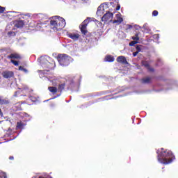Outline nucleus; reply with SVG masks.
Wrapping results in <instances>:
<instances>
[{
  "label": "nucleus",
  "instance_id": "4468645a",
  "mask_svg": "<svg viewBox=\"0 0 178 178\" xmlns=\"http://www.w3.org/2000/svg\"><path fill=\"white\" fill-rule=\"evenodd\" d=\"M152 79L149 76H147L145 78H143L141 79L142 84H150Z\"/></svg>",
  "mask_w": 178,
  "mask_h": 178
},
{
  "label": "nucleus",
  "instance_id": "c85d7f7f",
  "mask_svg": "<svg viewBox=\"0 0 178 178\" xmlns=\"http://www.w3.org/2000/svg\"><path fill=\"white\" fill-rule=\"evenodd\" d=\"M138 53H139L138 51L134 52L133 56H134V57L137 56V55H138Z\"/></svg>",
  "mask_w": 178,
  "mask_h": 178
},
{
  "label": "nucleus",
  "instance_id": "473e14b6",
  "mask_svg": "<svg viewBox=\"0 0 178 178\" xmlns=\"http://www.w3.org/2000/svg\"><path fill=\"white\" fill-rule=\"evenodd\" d=\"M9 159H10V161H13V159H15V158L13 157V156H10L9 157Z\"/></svg>",
  "mask_w": 178,
  "mask_h": 178
},
{
  "label": "nucleus",
  "instance_id": "a878e982",
  "mask_svg": "<svg viewBox=\"0 0 178 178\" xmlns=\"http://www.w3.org/2000/svg\"><path fill=\"white\" fill-rule=\"evenodd\" d=\"M30 99H31V101H32V102H36V101H37V98H35V97H34L33 96H31L30 97Z\"/></svg>",
  "mask_w": 178,
  "mask_h": 178
},
{
  "label": "nucleus",
  "instance_id": "72a5a7b5",
  "mask_svg": "<svg viewBox=\"0 0 178 178\" xmlns=\"http://www.w3.org/2000/svg\"><path fill=\"white\" fill-rule=\"evenodd\" d=\"M128 28H129V29H133V26H131V25H128Z\"/></svg>",
  "mask_w": 178,
  "mask_h": 178
},
{
  "label": "nucleus",
  "instance_id": "dca6fc26",
  "mask_svg": "<svg viewBox=\"0 0 178 178\" xmlns=\"http://www.w3.org/2000/svg\"><path fill=\"white\" fill-rule=\"evenodd\" d=\"M49 91L53 94V95H55L56 92H59V90H58V88L55 86H49L48 88Z\"/></svg>",
  "mask_w": 178,
  "mask_h": 178
},
{
  "label": "nucleus",
  "instance_id": "bb28decb",
  "mask_svg": "<svg viewBox=\"0 0 178 178\" xmlns=\"http://www.w3.org/2000/svg\"><path fill=\"white\" fill-rule=\"evenodd\" d=\"M158 14H159V13H158V10H154L153 12H152V16H157L158 15Z\"/></svg>",
  "mask_w": 178,
  "mask_h": 178
},
{
  "label": "nucleus",
  "instance_id": "7c9ffc66",
  "mask_svg": "<svg viewBox=\"0 0 178 178\" xmlns=\"http://www.w3.org/2000/svg\"><path fill=\"white\" fill-rule=\"evenodd\" d=\"M0 116L1 118H3V113L2 112V110L0 108Z\"/></svg>",
  "mask_w": 178,
  "mask_h": 178
},
{
  "label": "nucleus",
  "instance_id": "9b49d317",
  "mask_svg": "<svg viewBox=\"0 0 178 178\" xmlns=\"http://www.w3.org/2000/svg\"><path fill=\"white\" fill-rule=\"evenodd\" d=\"M8 59H22V56H20V54H17V53H13L11 54L10 55L7 56Z\"/></svg>",
  "mask_w": 178,
  "mask_h": 178
},
{
  "label": "nucleus",
  "instance_id": "2eb2a0df",
  "mask_svg": "<svg viewBox=\"0 0 178 178\" xmlns=\"http://www.w3.org/2000/svg\"><path fill=\"white\" fill-rule=\"evenodd\" d=\"M24 21L23 20L17 21L15 24V26L17 27V29H22V27H24Z\"/></svg>",
  "mask_w": 178,
  "mask_h": 178
},
{
  "label": "nucleus",
  "instance_id": "f257e3e1",
  "mask_svg": "<svg viewBox=\"0 0 178 178\" xmlns=\"http://www.w3.org/2000/svg\"><path fill=\"white\" fill-rule=\"evenodd\" d=\"M161 151H157L156 154H158L157 159L160 163H163V165H169V163H172V161L176 159L175 155L170 150L165 149L164 148L161 149Z\"/></svg>",
  "mask_w": 178,
  "mask_h": 178
},
{
  "label": "nucleus",
  "instance_id": "cd10ccee",
  "mask_svg": "<svg viewBox=\"0 0 178 178\" xmlns=\"http://www.w3.org/2000/svg\"><path fill=\"white\" fill-rule=\"evenodd\" d=\"M0 178H8V177L6 176V174H1L0 175Z\"/></svg>",
  "mask_w": 178,
  "mask_h": 178
},
{
  "label": "nucleus",
  "instance_id": "7ed1b4c3",
  "mask_svg": "<svg viewBox=\"0 0 178 178\" xmlns=\"http://www.w3.org/2000/svg\"><path fill=\"white\" fill-rule=\"evenodd\" d=\"M57 60L61 66H69L72 62V57L67 54H58L57 56Z\"/></svg>",
  "mask_w": 178,
  "mask_h": 178
},
{
  "label": "nucleus",
  "instance_id": "f3484780",
  "mask_svg": "<svg viewBox=\"0 0 178 178\" xmlns=\"http://www.w3.org/2000/svg\"><path fill=\"white\" fill-rule=\"evenodd\" d=\"M24 127V123L23 122H17V126H16V130H22Z\"/></svg>",
  "mask_w": 178,
  "mask_h": 178
},
{
  "label": "nucleus",
  "instance_id": "39448f33",
  "mask_svg": "<svg viewBox=\"0 0 178 178\" xmlns=\"http://www.w3.org/2000/svg\"><path fill=\"white\" fill-rule=\"evenodd\" d=\"M112 19H113V13L108 11L102 17V22H112Z\"/></svg>",
  "mask_w": 178,
  "mask_h": 178
},
{
  "label": "nucleus",
  "instance_id": "1a4fd4ad",
  "mask_svg": "<svg viewBox=\"0 0 178 178\" xmlns=\"http://www.w3.org/2000/svg\"><path fill=\"white\" fill-rule=\"evenodd\" d=\"M117 62L118 63H122V65H129V62L126 59V57L123 56H120L117 58Z\"/></svg>",
  "mask_w": 178,
  "mask_h": 178
},
{
  "label": "nucleus",
  "instance_id": "0eeeda50",
  "mask_svg": "<svg viewBox=\"0 0 178 178\" xmlns=\"http://www.w3.org/2000/svg\"><path fill=\"white\" fill-rule=\"evenodd\" d=\"M140 29H141L140 26H135L136 31L134 33V36L132 37V40H134V41H140V34H141L140 31H138Z\"/></svg>",
  "mask_w": 178,
  "mask_h": 178
},
{
  "label": "nucleus",
  "instance_id": "6e6552de",
  "mask_svg": "<svg viewBox=\"0 0 178 178\" xmlns=\"http://www.w3.org/2000/svg\"><path fill=\"white\" fill-rule=\"evenodd\" d=\"M116 19L113 21V24H120L123 22V18L122 17V14L118 13L115 15Z\"/></svg>",
  "mask_w": 178,
  "mask_h": 178
},
{
  "label": "nucleus",
  "instance_id": "c756f323",
  "mask_svg": "<svg viewBox=\"0 0 178 178\" xmlns=\"http://www.w3.org/2000/svg\"><path fill=\"white\" fill-rule=\"evenodd\" d=\"M116 10H120V4H118L116 7Z\"/></svg>",
  "mask_w": 178,
  "mask_h": 178
},
{
  "label": "nucleus",
  "instance_id": "4be33fe9",
  "mask_svg": "<svg viewBox=\"0 0 178 178\" xmlns=\"http://www.w3.org/2000/svg\"><path fill=\"white\" fill-rule=\"evenodd\" d=\"M11 63H13L15 66H19V61H16L15 60H10Z\"/></svg>",
  "mask_w": 178,
  "mask_h": 178
},
{
  "label": "nucleus",
  "instance_id": "aec40b11",
  "mask_svg": "<svg viewBox=\"0 0 178 178\" xmlns=\"http://www.w3.org/2000/svg\"><path fill=\"white\" fill-rule=\"evenodd\" d=\"M9 101L0 97V105H8Z\"/></svg>",
  "mask_w": 178,
  "mask_h": 178
},
{
  "label": "nucleus",
  "instance_id": "ddd939ff",
  "mask_svg": "<svg viewBox=\"0 0 178 178\" xmlns=\"http://www.w3.org/2000/svg\"><path fill=\"white\" fill-rule=\"evenodd\" d=\"M67 35L70 38H71L72 40H74V41L79 40V38H80V35L79 33H67Z\"/></svg>",
  "mask_w": 178,
  "mask_h": 178
},
{
  "label": "nucleus",
  "instance_id": "6ab92c4d",
  "mask_svg": "<svg viewBox=\"0 0 178 178\" xmlns=\"http://www.w3.org/2000/svg\"><path fill=\"white\" fill-rule=\"evenodd\" d=\"M106 62H114L115 61V57L111 55H108L105 58Z\"/></svg>",
  "mask_w": 178,
  "mask_h": 178
},
{
  "label": "nucleus",
  "instance_id": "2f4dec72",
  "mask_svg": "<svg viewBox=\"0 0 178 178\" xmlns=\"http://www.w3.org/2000/svg\"><path fill=\"white\" fill-rule=\"evenodd\" d=\"M19 70L23 71V70H24V67H23V66H19Z\"/></svg>",
  "mask_w": 178,
  "mask_h": 178
},
{
  "label": "nucleus",
  "instance_id": "412c9836",
  "mask_svg": "<svg viewBox=\"0 0 178 178\" xmlns=\"http://www.w3.org/2000/svg\"><path fill=\"white\" fill-rule=\"evenodd\" d=\"M136 44H138V40H133L129 42V47H134Z\"/></svg>",
  "mask_w": 178,
  "mask_h": 178
},
{
  "label": "nucleus",
  "instance_id": "9d476101",
  "mask_svg": "<svg viewBox=\"0 0 178 178\" xmlns=\"http://www.w3.org/2000/svg\"><path fill=\"white\" fill-rule=\"evenodd\" d=\"M142 66H144L145 67H146V69H147L149 72H155V70L151 67V66L149 65V63H148V61L143 60Z\"/></svg>",
  "mask_w": 178,
  "mask_h": 178
},
{
  "label": "nucleus",
  "instance_id": "423d86ee",
  "mask_svg": "<svg viewBox=\"0 0 178 178\" xmlns=\"http://www.w3.org/2000/svg\"><path fill=\"white\" fill-rule=\"evenodd\" d=\"M1 76L3 79H13L15 77V72L13 71L6 70L2 72Z\"/></svg>",
  "mask_w": 178,
  "mask_h": 178
},
{
  "label": "nucleus",
  "instance_id": "393cba45",
  "mask_svg": "<svg viewBox=\"0 0 178 178\" xmlns=\"http://www.w3.org/2000/svg\"><path fill=\"white\" fill-rule=\"evenodd\" d=\"M136 49L137 51L136 52H141V47H140V45L137 44Z\"/></svg>",
  "mask_w": 178,
  "mask_h": 178
},
{
  "label": "nucleus",
  "instance_id": "20e7f679",
  "mask_svg": "<svg viewBox=\"0 0 178 178\" xmlns=\"http://www.w3.org/2000/svg\"><path fill=\"white\" fill-rule=\"evenodd\" d=\"M90 18L86 19L79 26V29L81 31V33L83 35H86L87 33H88V31L87 30V26H88V23H90V20H88Z\"/></svg>",
  "mask_w": 178,
  "mask_h": 178
},
{
  "label": "nucleus",
  "instance_id": "f03ea898",
  "mask_svg": "<svg viewBox=\"0 0 178 178\" xmlns=\"http://www.w3.org/2000/svg\"><path fill=\"white\" fill-rule=\"evenodd\" d=\"M66 26L65 19L56 16L55 19L50 20V27L54 31H59Z\"/></svg>",
  "mask_w": 178,
  "mask_h": 178
},
{
  "label": "nucleus",
  "instance_id": "f704fd0d",
  "mask_svg": "<svg viewBox=\"0 0 178 178\" xmlns=\"http://www.w3.org/2000/svg\"><path fill=\"white\" fill-rule=\"evenodd\" d=\"M22 72H27V70H26V68H24V70H22Z\"/></svg>",
  "mask_w": 178,
  "mask_h": 178
},
{
  "label": "nucleus",
  "instance_id": "a211bd4d",
  "mask_svg": "<svg viewBox=\"0 0 178 178\" xmlns=\"http://www.w3.org/2000/svg\"><path fill=\"white\" fill-rule=\"evenodd\" d=\"M22 104H26V102L15 104V108L17 111H23V107H22Z\"/></svg>",
  "mask_w": 178,
  "mask_h": 178
},
{
  "label": "nucleus",
  "instance_id": "b1692460",
  "mask_svg": "<svg viewBox=\"0 0 178 178\" xmlns=\"http://www.w3.org/2000/svg\"><path fill=\"white\" fill-rule=\"evenodd\" d=\"M14 97H22V95H20V91H16L15 92Z\"/></svg>",
  "mask_w": 178,
  "mask_h": 178
},
{
  "label": "nucleus",
  "instance_id": "5701e85b",
  "mask_svg": "<svg viewBox=\"0 0 178 178\" xmlns=\"http://www.w3.org/2000/svg\"><path fill=\"white\" fill-rule=\"evenodd\" d=\"M6 10V8L5 7H2L0 6V15L3 13V12H5Z\"/></svg>",
  "mask_w": 178,
  "mask_h": 178
},
{
  "label": "nucleus",
  "instance_id": "f8f14e48",
  "mask_svg": "<svg viewBox=\"0 0 178 178\" xmlns=\"http://www.w3.org/2000/svg\"><path fill=\"white\" fill-rule=\"evenodd\" d=\"M65 87H66V83H60L58 86V88L57 90H58V92H60L57 97H60L63 90H65Z\"/></svg>",
  "mask_w": 178,
  "mask_h": 178
}]
</instances>
